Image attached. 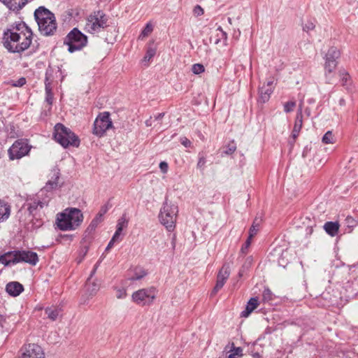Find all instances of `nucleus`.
Listing matches in <instances>:
<instances>
[{"label": "nucleus", "instance_id": "f257e3e1", "mask_svg": "<svg viewBox=\"0 0 358 358\" xmlns=\"http://www.w3.org/2000/svg\"><path fill=\"white\" fill-rule=\"evenodd\" d=\"M32 39L31 29L24 22H20L4 31L2 43L9 52L22 53L30 47Z\"/></svg>", "mask_w": 358, "mask_h": 358}, {"label": "nucleus", "instance_id": "f03ea898", "mask_svg": "<svg viewBox=\"0 0 358 358\" xmlns=\"http://www.w3.org/2000/svg\"><path fill=\"white\" fill-rule=\"evenodd\" d=\"M59 173L54 171L52 176L46 182L45 186L40 190L34 200L29 203L28 210L30 214L36 215L38 210L48 206L51 199V191L58 187Z\"/></svg>", "mask_w": 358, "mask_h": 358}, {"label": "nucleus", "instance_id": "7ed1b4c3", "mask_svg": "<svg viewBox=\"0 0 358 358\" xmlns=\"http://www.w3.org/2000/svg\"><path fill=\"white\" fill-rule=\"evenodd\" d=\"M34 18L42 35L49 36L55 34L57 28L56 18L48 8L44 6L38 7L34 11Z\"/></svg>", "mask_w": 358, "mask_h": 358}, {"label": "nucleus", "instance_id": "20e7f679", "mask_svg": "<svg viewBox=\"0 0 358 358\" xmlns=\"http://www.w3.org/2000/svg\"><path fill=\"white\" fill-rule=\"evenodd\" d=\"M83 221L80 210L75 208H66L57 215V227L62 231H71L79 227Z\"/></svg>", "mask_w": 358, "mask_h": 358}, {"label": "nucleus", "instance_id": "39448f33", "mask_svg": "<svg viewBox=\"0 0 358 358\" xmlns=\"http://www.w3.org/2000/svg\"><path fill=\"white\" fill-rule=\"evenodd\" d=\"M178 213V206L166 199L160 209L159 219L161 224L169 231H173L176 227Z\"/></svg>", "mask_w": 358, "mask_h": 358}, {"label": "nucleus", "instance_id": "423d86ee", "mask_svg": "<svg viewBox=\"0 0 358 358\" xmlns=\"http://www.w3.org/2000/svg\"><path fill=\"white\" fill-rule=\"evenodd\" d=\"M54 137L64 148L69 145L78 148L80 145L78 137L69 128L64 127L61 123H57L55 126Z\"/></svg>", "mask_w": 358, "mask_h": 358}, {"label": "nucleus", "instance_id": "0eeeda50", "mask_svg": "<svg viewBox=\"0 0 358 358\" xmlns=\"http://www.w3.org/2000/svg\"><path fill=\"white\" fill-rule=\"evenodd\" d=\"M87 43V36L77 28L73 29L65 37L64 43L68 46V51L73 52L80 50Z\"/></svg>", "mask_w": 358, "mask_h": 358}, {"label": "nucleus", "instance_id": "6e6552de", "mask_svg": "<svg viewBox=\"0 0 358 358\" xmlns=\"http://www.w3.org/2000/svg\"><path fill=\"white\" fill-rule=\"evenodd\" d=\"M107 26V18L106 15L101 11L90 15L85 25L86 31L95 34L99 32L102 29Z\"/></svg>", "mask_w": 358, "mask_h": 358}, {"label": "nucleus", "instance_id": "1a4fd4ad", "mask_svg": "<svg viewBox=\"0 0 358 358\" xmlns=\"http://www.w3.org/2000/svg\"><path fill=\"white\" fill-rule=\"evenodd\" d=\"M113 127L108 112L99 113L94 122L93 134L99 137L103 136L106 131Z\"/></svg>", "mask_w": 358, "mask_h": 358}, {"label": "nucleus", "instance_id": "9d476101", "mask_svg": "<svg viewBox=\"0 0 358 358\" xmlns=\"http://www.w3.org/2000/svg\"><path fill=\"white\" fill-rule=\"evenodd\" d=\"M17 358H45L43 348L36 343L24 344L20 348Z\"/></svg>", "mask_w": 358, "mask_h": 358}, {"label": "nucleus", "instance_id": "9b49d317", "mask_svg": "<svg viewBox=\"0 0 358 358\" xmlns=\"http://www.w3.org/2000/svg\"><path fill=\"white\" fill-rule=\"evenodd\" d=\"M30 150V146L24 140L16 141L8 150L10 159L13 160L20 159L27 155Z\"/></svg>", "mask_w": 358, "mask_h": 358}, {"label": "nucleus", "instance_id": "f8f14e48", "mask_svg": "<svg viewBox=\"0 0 358 358\" xmlns=\"http://www.w3.org/2000/svg\"><path fill=\"white\" fill-rule=\"evenodd\" d=\"M155 299V288L150 287L139 289L132 294V300L138 304H145L146 299H150L152 302Z\"/></svg>", "mask_w": 358, "mask_h": 358}, {"label": "nucleus", "instance_id": "ddd939ff", "mask_svg": "<svg viewBox=\"0 0 358 358\" xmlns=\"http://www.w3.org/2000/svg\"><path fill=\"white\" fill-rule=\"evenodd\" d=\"M230 275V266L228 264H225L222 266L217 276L216 285L213 290V294H215L218 292L224 285L226 280L228 279Z\"/></svg>", "mask_w": 358, "mask_h": 358}, {"label": "nucleus", "instance_id": "4468645a", "mask_svg": "<svg viewBox=\"0 0 358 358\" xmlns=\"http://www.w3.org/2000/svg\"><path fill=\"white\" fill-rule=\"evenodd\" d=\"M18 263H20L19 250L9 251L0 255V264L6 266Z\"/></svg>", "mask_w": 358, "mask_h": 358}, {"label": "nucleus", "instance_id": "2eb2a0df", "mask_svg": "<svg viewBox=\"0 0 358 358\" xmlns=\"http://www.w3.org/2000/svg\"><path fill=\"white\" fill-rule=\"evenodd\" d=\"M20 262L28 263L35 266L38 262V255L32 251L19 250Z\"/></svg>", "mask_w": 358, "mask_h": 358}, {"label": "nucleus", "instance_id": "dca6fc26", "mask_svg": "<svg viewBox=\"0 0 358 358\" xmlns=\"http://www.w3.org/2000/svg\"><path fill=\"white\" fill-rule=\"evenodd\" d=\"M97 267L98 264H96L94 266L93 270L92 271L90 276L88 278L85 285L86 292L90 297H92L93 296H94L99 289V285L96 282L91 281V278H92L93 275H94V273H96Z\"/></svg>", "mask_w": 358, "mask_h": 358}, {"label": "nucleus", "instance_id": "f3484780", "mask_svg": "<svg viewBox=\"0 0 358 358\" xmlns=\"http://www.w3.org/2000/svg\"><path fill=\"white\" fill-rule=\"evenodd\" d=\"M6 290L10 296H17L22 292L24 288L18 282H10L6 285Z\"/></svg>", "mask_w": 358, "mask_h": 358}, {"label": "nucleus", "instance_id": "a211bd4d", "mask_svg": "<svg viewBox=\"0 0 358 358\" xmlns=\"http://www.w3.org/2000/svg\"><path fill=\"white\" fill-rule=\"evenodd\" d=\"M302 124H303V115H302V110H301V108H300L299 110V111L297 112L293 131L292 132V138H293L294 140H295L296 138V137L299 136V134L302 127Z\"/></svg>", "mask_w": 358, "mask_h": 358}, {"label": "nucleus", "instance_id": "6ab92c4d", "mask_svg": "<svg viewBox=\"0 0 358 358\" xmlns=\"http://www.w3.org/2000/svg\"><path fill=\"white\" fill-rule=\"evenodd\" d=\"M338 62L334 61L326 62L324 63V76L327 83H330L334 76V71L337 66Z\"/></svg>", "mask_w": 358, "mask_h": 358}, {"label": "nucleus", "instance_id": "aec40b11", "mask_svg": "<svg viewBox=\"0 0 358 358\" xmlns=\"http://www.w3.org/2000/svg\"><path fill=\"white\" fill-rule=\"evenodd\" d=\"M340 224L337 222H327L324 225V229L327 234L334 237L339 230Z\"/></svg>", "mask_w": 358, "mask_h": 358}, {"label": "nucleus", "instance_id": "412c9836", "mask_svg": "<svg viewBox=\"0 0 358 358\" xmlns=\"http://www.w3.org/2000/svg\"><path fill=\"white\" fill-rule=\"evenodd\" d=\"M10 214V206L3 201L0 200V222L6 220Z\"/></svg>", "mask_w": 358, "mask_h": 358}, {"label": "nucleus", "instance_id": "4be33fe9", "mask_svg": "<svg viewBox=\"0 0 358 358\" xmlns=\"http://www.w3.org/2000/svg\"><path fill=\"white\" fill-rule=\"evenodd\" d=\"M59 73V70L55 71L52 68H48L46 70L45 73V87H49V88H52V84L55 80V75Z\"/></svg>", "mask_w": 358, "mask_h": 358}, {"label": "nucleus", "instance_id": "5701e85b", "mask_svg": "<svg viewBox=\"0 0 358 358\" xmlns=\"http://www.w3.org/2000/svg\"><path fill=\"white\" fill-rule=\"evenodd\" d=\"M258 306V300L256 298H251L245 310L241 313L242 317H248Z\"/></svg>", "mask_w": 358, "mask_h": 358}, {"label": "nucleus", "instance_id": "b1692460", "mask_svg": "<svg viewBox=\"0 0 358 358\" xmlns=\"http://www.w3.org/2000/svg\"><path fill=\"white\" fill-rule=\"evenodd\" d=\"M273 92L272 87H266L264 85L259 89V101L262 103L266 102Z\"/></svg>", "mask_w": 358, "mask_h": 358}, {"label": "nucleus", "instance_id": "393cba45", "mask_svg": "<svg viewBox=\"0 0 358 358\" xmlns=\"http://www.w3.org/2000/svg\"><path fill=\"white\" fill-rule=\"evenodd\" d=\"M340 55V51L337 48L331 47L329 49L327 53L325 55V61H334V62H337V59L339 58Z\"/></svg>", "mask_w": 358, "mask_h": 358}, {"label": "nucleus", "instance_id": "a878e982", "mask_svg": "<svg viewBox=\"0 0 358 358\" xmlns=\"http://www.w3.org/2000/svg\"><path fill=\"white\" fill-rule=\"evenodd\" d=\"M45 313L50 320L52 321H55L61 313V309L59 308L53 306L48 307L45 309Z\"/></svg>", "mask_w": 358, "mask_h": 358}, {"label": "nucleus", "instance_id": "bb28decb", "mask_svg": "<svg viewBox=\"0 0 358 358\" xmlns=\"http://www.w3.org/2000/svg\"><path fill=\"white\" fill-rule=\"evenodd\" d=\"M25 0H0L3 3L6 5L10 9L15 10L18 7L21 8L24 5Z\"/></svg>", "mask_w": 358, "mask_h": 358}, {"label": "nucleus", "instance_id": "cd10ccee", "mask_svg": "<svg viewBox=\"0 0 358 358\" xmlns=\"http://www.w3.org/2000/svg\"><path fill=\"white\" fill-rule=\"evenodd\" d=\"M147 273L141 267H136L134 270V274L129 278L131 281L138 280L145 276Z\"/></svg>", "mask_w": 358, "mask_h": 358}, {"label": "nucleus", "instance_id": "c85d7f7f", "mask_svg": "<svg viewBox=\"0 0 358 358\" xmlns=\"http://www.w3.org/2000/svg\"><path fill=\"white\" fill-rule=\"evenodd\" d=\"M345 225L348 229L346 231L350 233L352 231V229L357 225V221L350 216H348L345 220Z\"/></svg>", "mask_w": 358, "mask_h": 358}, {"label": "nucleus", "instance_id": "c756f323", "mask_svg": "<svg viewBox=\"0 0 358 358\" xmlns=\"http://www.w3.org/2000/svg\"><path fill=\"white\" fill-rule=\"evenodd\" d=\"M216 31H218V33L217 34V38L214 41L215 44H218L222 39L227 41V34L225 31L222 30L221 27H219Z\"/></svg>", "mask_w": 358, "mask_h": 358}, {"label": "nucleus", "instance_id": "7c9ffc66", "mask_svg": "<svg viewBox=\"0 0 358 358\" xmlns=\"http://www.w3.org/2000/svg\"><path fill=\"white\" fill-rule=\"evenodd\" d=\"M153 31V26L151 23H148L140 34V38H143L150 35Z\"/></svg>", "mask_w": 358, "mask_h": 358}, {"label": "nucleus", "instance_id": "2f4dec72", "mask_svg": "<svg viewBox=\"0 0 358 358\" xmlns=\"http://www.w3.org/2000/svg\"><path fill=\"white\" fill-rule=\"evenodd\" d=\"M259 222H257V219L256 218L250 229V231H249V236H250V238H252L257 233L258 230H259Z\"/></svg>", "mask_w": 358, "mask_h": 358}, {"label": "nucleus", "instance_id": "473e14b6", "mask_svg": "<svg viewBox=\"0 0 358 358\" xmlns=\"http://www.w3.org/2000/svg\"><path fill=\"white\" fill-rule=\"evenodd\" d=\"M243 349L240 347L234 348L232 350H231L228 358H237L238 357H241L243 355Z\"/></svg>", "mask_w": 358, "mask_h": 358}, {"label": "nucleus", "instance_id": "72a5a7b5", "mask_svg": "<svg viewBox=\"0 0 358 358\" xmlns=\"http://www.w3.org/2000/svg\"><path fill=\"white\" fill-rule=\"evenodd\" d=\"M102 215H103V213H100L95 218H94L92 220V221L91 222V223L88 227L89 229L93 230L97 227L99 223L101 222V221Z\"/></svg>", "mask_w": 358, "mask_h": 358}, {"label": "nucleus", "instance_id": "f704fd0d", "mask_svg": "<svg viewBox=\"0 0 358 358\" xmlns=\"http://www.w3.org/2000/svg\"><path fill=\"white\" fill-rule=\"evenodd\" d=\"M252 261H253V259H252V257H248L246 259L244 264L243 265L242 268L240 270V271L238 273V275L240 277H241L243 275V273L245 268L248 269V268L250 267V266L252 265Z\"/></svg>", "mask_w": 358, "mask_h": 358}, {"label": "nucleus", "instance_id": "c9c22d12", "mask_svg": "<svg viewBox=\"0 0 358 358\" xmlns=\"http://www.w3.org/2000/svg\"><path fill=\"white\" fill-rule=\"evenodd\" d=\"M283 106L284 111L285 113H290L294 110V107L296 106V102L294 101H290L285 103Z\"/></svg>", "mask_w": 358, "mask_h": 358}, {"label": "nucleus", "instance_id": "e433bc0d", "mask_svg": "<svg viewBox=\"0 0 358 358\" xmlns=\"http://www.w3.org/2000/svg\"><path fill=\"white\" fill-rule=\"evenodd\" d=\"M45 101L48 103L49 106H51L53 100V94L52 93V88H49V87H45Z\"/></svg>", "mask_w": 358, "mask_h": 358}, {"label": "nucleus", "instance_id": "4c0bfd02", "mask_svg": "<svg viewBox=\"0 0 358 358\" xmlns=\"http://www.w3.org/2000/svg\"><path fill=\"white\" fill-rule=\"evenodd\" d=\"M334 136L332 132L328 131L322 137V142L325 144L333 143Z\"/></svg>", "mask_w": 358, "mask_h": 358}, {"label": "nucleus", "instance_id": "58836bf2", "mask_svg": "<svg viewBox=\"0 0 358 358\" xmlns=\"http://www.w3.org/2000/svg\"><path fill=\"white\" fill-rule=\"evenodd\" d=\"M236 145L234 142L232 141L226 147V149L224 150V153L226 155H231L236 151Z\"/></svg>", "mask_w": 358, "mask_h": 358}, {"label": "nucleus", "instance_id": "ea45409f", "mask_svg": "<svg viewBox=\"0 0 358 358\" xmlns=\"http://www.w3.org/2000/svg\"><path fill=\"white\" fill-rule=\"evenodd\" d=\"M205 70L203 65L201 64H195L192 67V71L194 74H200Z\"/></svg>", "mask_w": 358, "mask_h": 358}, {"label": "nucleus", "instance_id": "a19ab883", "mask_svg": "<svg viewBox=\"0 0 358 358\" xmlns=\"http://www.w3.org/2000/svg\"><path fill=\"white\" fill-rule=\"evenodd\" d=\"M155 48H149L148 50H147V52H146V54L143 58V61L144 62H148L150 61V59L154 57V55H155Z\"/></svg>", "mask_w": 358, "mask_h": 358}, {"label": "nucleus", "instance_id": "79ce46f5", "mask_svg": "<svg viewBox=\"0 0 358 358\" xmlns=\"http://www.w3.org/2000/svg\"><path fill=\"white\" fill-rule=\"evenodd\" d=\"M263 300L270 301L273 299V294L269 289H265L263 292Z\"/></svg>", "mask_w": 358, "mask_h": 358}, {"label": "nucleus", "instance_id": "37998d69", "mask_svg": "<svg viewBox=\"0 0 358 358\" xmlns=\"http://www.w3.org/2000/svg\"><path fill=\"white\" fill-rule=\"evenodd\" d=\"M340 76L341 78L342 85L344 86L347 85L348 81L350 78L349 74L347 72H345V71H343L340 72Z\"/></svg>", "mask_w": 358, "mask_h": 358}, {"label": "nucleus", "instance_id": "c03bdc74", "mask_svg": "<svg viewBox=\"0 0 358 358\" xmlns=\"http://www.w3.org/2000/svg\"><path fill=\"white\" fill-rule=\"evenodd\" d=\"M128 223V221L125 218L124 216H122L121 218L118 220L117 224V229L120 228L121 231L123 230V228L127 227Z\"/></svg>", "mask_w": 358, "mask_h": 358}, {"label": "nucleus", "instance_id": "a18cd8bd", "mask_svg": "<svg viewBox=\"0 0 358 358\" xmlns=\"http://www.w3.org/2000/svg\"><path fill=\"white\" fill-rule=\"evenodd\" d=\"M315 27V25L313 22L309 21L307 22L303 26V30L304 31L308 32L311 30H313Z\"/></svg>", "mask_w": 358, "mask_h": 358}, {"label": "nucleus", "instance_id": "49530a36", "mask_svg": "<svg viewBox=\"0 0 358 358\" xmlns=\"http://www.w3.org/2000/svg\"><path fill=\"white\" fill-rule=\"evenodd\" d=\"M127 296V292L124 288H120L116 290V297L117 299H124Z\"/></svg>", "mask_w": 358, "mask_h": 358}, {"label": "nucleus", "instance_id": "de8ad7c7", "mask_svg": "<svg viewBox=\"0 0 358 358\" xmlns=\"http://www.w3.org/2000/svg\"><path fill=\"white\" fill-rule=\"evenodd\" d=\"M26 83V79L24 78H20L16 81L12 83L13 87H22Z\"/></svg>", "mask_w": 358, "mask_h": 358}, {"label": "nucleus", "instance_id": "09e8293b", "mask_svg": "<svg viewBox=\"0 0 358 358\" xmlns=\"http://www.w3.org/2000/svg\"><path fill=\"white\" fill-rule=\"evenodd\" d=\"M206 160L204 157H200L197 163V168L200 169H203Z\"/></svg>", "mask_w": 358, "mask_h": 358}, {"label": "nucleus", "instance_id": "8fccbe9b", "mask_svg": "<svg viewBox=\"0 0 358 358\" xmlns=\"http://www.w3.org/2000/svg\"><path fill=\"white\" fill-rule=\"evenodd\" d=\"M252 238H250V236H248L247 241H245V244L241 248V252L246 253V250L249 248L251 243Z\"/></svg>", "mask_w": 358, "mask_h": 358}, {"label": "nucleus", "instance_id": "3c124183", "mask_svg": "<svg viewBox=\"0 0 358 358\" xmlns=\"http://www.w3.org/2000/svg\"><path fill=\"white\" fill-rule=\"evenodd\" d=\"M193 11H194V14L196 16H199V15H203V8H202L200 6H199V5L196 6L194 7V10H193Z\"/></svg>", "mask_w": 358, "mask_h": 358}, {"label": "nucleus", "instance_id": "603ef678", "mask_svg": "<svg viewBox=\"0 0 358 358\" xmlns=\"http://www.w3.org/2000/svg\"><path fill=\"white\" fill-rule=\"evenodd\" d=\"M180 143L182 145H183L185 148H189L191 146V141L186 137H182L180 138Z\"/></svg>", "mask_w": 358, "mask_h": 358}, {"label": "nucleus", "instance_id": "864d4df0", "mask_svg": "<svg viewBox=\"0 0 358 358\" xmlns=\"http://www.w3.org/2000/svg\"><path fill=\"white\" fill-rule=\"evenodd\" d=\"M168 164L165 162H162L159 164V169L161 171L164 173H166L168 171Z\"/></svg>", "mask_w": 358, "mask_h": 358}, {"label": "nucleus", "instance_id": "5fc2aeb1", "mask_svg": "<svg viewBox=\"0 0 358 358\" xmlns=\"http://www.w3.org/2000/svg\"><path fill=\"white\" fill-rule=\"evenodd\" d=\"M122 231H121L120 228L117 229L111 239L113 240L114 241H117V239L119 238Z\"/></svg>", "mask_w": 358, "mask_h": 358}, {"label": "nucleus", "instance_id": "6e6d98bb", "mask_svg": "<svg viewBox=\"0 0 358 358\" xmlns=\"http://www.w3.org/2000/svg\"><path fill=\"white\" fill-rule=\"evenodd\" d=\"M115 242V241L111 239L106 248V251H108L111 248H113Z\"/></svg>", "mask_w": 358, "mask_h": 358}, {"label": "nucleus", "instance_id": "4d7b16f0", "mask_svg": "<svg viewBox=\"0 0 358 358\" xmlns=\"http://www.w3.org/2000/svg\"><path fill=\"white\" fill-rule=\"evenodd\" d=\"M164 115V113H158L157 115L155 116V120H161Z\"/></svg>", "mask_w": 358, "mask_h": 358}, {"label": "nucleus", "instance_id": "13d9d810", "mask_svg": "<svg viewBox=\"0 0 358 358\" xmlns=\"http://www.w3.org/2000/svg\"><path fill=\"white\" fill-rule=\"evenodd\" d=\"M145 123L147 127H151L152 125V117L149 120H147Z\"/></svg>", "mask_w": 358, "mask_h": 358}, {"label": "nucleus", "instance_id": "bf43d9fd", "mask_svg": "<svg viewBox=\"0 0 358 358\" xmlns=\"http://www.w3.org/2000/svg\"><path fill=\"white\" fill-rule=\"evenodd\" d=\"M273 83V80H270V81H268L267 84L265 85H266V87H271Z\"/></svg>", "mask_w": 358, "mask_h": 358}, {"label": "nucleus", "instance_id": "052dcab7", "mask_svg": "<svg viewBox=\"0 0 358 358\" xmlns=\"http://www.w3.org/2000/svg\"><path fill=\"white\" fill-rule=\"evenodd\" d=\"M295 140H294L293 138L292 140H289V143L291 145H294V143Z\"/></svg>", "mask_w": 358, "mask_h": 358}, {"label": "nucleus", "instance_id": "680f3d73", "mask_svg": "<svg viewBox=\"0 0 358 358\" xmlns=\"http://www.w3.org/2000/svg\"><path fill=\"white\" fill-rule=\"evenodd\" d=\"M228 21L230 24H231V19L230 17L228 18Z\"/></svg>", "mask_w": 358, "mask_h": 358}, {"label": "nucleus", "instance_id": "e2e57ef3", "mask_svg": "<svg viewBox=\"0 0 358 358\" xmlns=\"http://www.w3.org/2000/svg\"><path fill=\"white\" fill-rule=\"evenodd\" d=\"M106 212V210H103V213H105Z\"/></svg>", "mask_w": 358, "mask_h": 358}]
</instances>
